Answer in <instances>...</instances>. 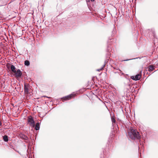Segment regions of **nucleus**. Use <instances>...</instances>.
Masks as SVG:
<instances>
[{
    "instance_id": "1",
    "label": "nucleus",
    "mask_w": 158,
    "mask_h": 158,
    "mask_svg": "<svg viewBox=\"0 0 158 158\" xmlns=\"http://www.w3.org/2000/svg\"><path fill=\"white\" fill-rule=\"evenodd\" d=\"M127 135L132 139H139L140 138L139 132L132 128H131L130 131L128 132Z\"/></svg>"
},
{
    "instance_id": "2",
    "label": "nucleus",
    "mask_w": 158,
    "mask_h": 158,
    "mask_svg": "<svg viewBox=\"0 0 158 158\" xmlns=\"http://www.w3.org/2000/svg\"><path fill=\"white\" fill-rule=\"evenodd\" d=\"M28 122L29 125L32 127H35V122L31 116H30L28 117Z\"/></svg>"
},
{
    "instance_id": "3",
    "label": "nucleus",
    "mask_w": 158,
    "mask_h": 158,
    "mask_svg": "<svg viewBox=\"0 0 158 158\" xmlns=\"http://www.w3.org/2000/svg\"><path fill=\"white\" fill-rule=\"evenodd\" d=\"M141 77V75L140 74H138L136 75L135 76H132L131 77V78L133 80L137 81L139 80Z\"/></svg>"
},
{
    "instance_id": "4",
    "label": "nucleus",
    "mask_w": 158,
    "mask_h": 158,
    "mask_svg": "<svg viewBox=\"0 0 158 158\" xmlns=\"http://www.w3.org/2000/svg\"><path fill=\"white\" fill-rule=\"evenodd\" d=\"M15 73V76L17 77H21L22 74V72L19 69H18L17 71H16V72Z\"/></svg>"
},
{
    "instance_id": "5",
    "label": "nucleus",
    "mask_w": 158,
    "mask_h": 158,
    "mask_svg": "<svg viewBox=\"0 0 158 158\" xmlns=\"http://www.w3.org/2000/svg\"><path fill=\"white\" fill-rule=\"evenodd\" d=\"M29 88V85L27 84H25L24 85V92L25 94L28 93V89Z\"/></svg>"
},
{
    "instance_id": "6",
    "label": "nucleus",
    "mask_w": 158,
    "mask_h": 158,
    "mask_svg": "<svg viewBox=\"0 0 158 158\" xmlns=\"http://www.w3.org/2000/svg\"><path fill=\"white\" fill-rule=\"evenodd\" d=\"M73 94H71L65 97H63L62 98L63 100H67L71 99L72 97L74 96Z\"/></svg>"
},
{
    "instance_id": "7",
    "label": "nucleus",
    "mask_w": 158,
    "mask_h": 158,
    "mask_svg": "<svg viewBox=\"0 0 158 158\" xmlns=\"http://www.w3.org/2000/svg\"><path fill=\"white\" fill-rule=\"evenodd\" d=\"M154 66L152 65H150L148 68V70L149 72H151L154 69Z\"/></svg>"
},
{
    "instance_id": "8",
    "label": "nucleus",
    "mask_w": 158,
    "mask_h": 158,
    "mask_svg": "<svg viewBox=\"0 0 158 158\" xmlns=\"http://www.w3.org/2000/svg\"><path fill=\"white\" fill-rule=\"evenodd\" d=\"M10 69L11 71L14 73H15L16 72V70H15V66L12 65L10 66Z\"/></svg>"
},
{
    "instance_id": "9",
    "label": "nucleus",
    "mask_w": 158,
    "mask_h": 158,
    "mask_svg": "<svg viewBox=\"0 0 158 158\" xmlns=\"http://www.w3.org/2000/svg\"><path fill=\"white\" fill-rule=\"evenodd\" d=\"M40 128V123L39 122L37 123L36 124V125L35 127V129L36 130H38Z\"/></svg>"
},
{
    "instance_id": "10",
    "label": "nucleus",
    "mask_w": 158,
    "mask_h": 158,
    "mask_svg": "<svg viewBox=\"0 0 158 158\" xmlns=\"http://www.w3.org/2000/svg\"><path fill=\"white\" fill-rule=\"evenodd\" d=\"M3 139L5 142H7L8 140V136L6 135L3 136Z\"/></svg>"
},
{
    "instance_id": "11",
    "label": "nucleus",
    "mask_w": 158,
    "mask_h": 158,
    "mask_svg": "<svg viewBox=\"0 0 158 158\" xmlns=\"http://www.w3.org/2000/svg\"><path fill=\"white\" fill-rule=\"evenodd\" d=\"M24 64L26 65L29 66L30 64V62L28 61L27 60H25V61Z\"/></svg>"
},
{
    "instance_id": "12",
    "label": "nucleus",
    "mask_w": 158,
    "mask_h": 158,
    "mask_svg": "<svg viewBox=\"0 0 158 158\" xmlns=\"http://www.w3.org/2000/svg\"><path fill=\"white\" fill-rule=\"evenodd\" d=\"M104 66H105V64H104L102 66V67L101 69H98L97 70L98 71H100V70H102V69H103Z\"/></svg>"
},
{
    "instance_id": "13",
    "label": "nucleus",
    "mask_w": 158,
    "mask_h": 158,
    "mask_svg": "<svg viewBox=\"0 0 158 158\" xmlns=\"http://www.w3.org/2000/svg\"><path fill=\"white\" fill-rule=\"evenodd\" d=\"M137 58H132V59H127V60H121V61H128V60H134V59H137Z\"/></svg>"
},
{
    "instance_id": "14",
    "label": "nucleus",
    "mask_w": 158,
    "mask_h": 158,
    "mask_svg": "<svg viewBox=\"0 0 158 158\" xmlns=\"http://www.w3.org/2000/svg\"><path fill=\"white\" fill-rule=\"evenodd\" d=\"M111 120L113 124L114 123H115V120L114 118H112Z\"/></svg>"
},
{
    "instance_id": "15",
    "label": "nucleus",
    "mask_w": 158,
    "mask_h": 158,
    "mask_svg": "<svg viewBox=\"0 0 158 158\" xmlns=\"http://www.w3.org/2000/svg\"><path fill=\"white\" fill-rule=\"evenodd\" d=\"M23 136H24V137H23V138L25 139H27V136H26L24 135H23Z\"/></svg>"
},
{
    "instance_id": "16",
    "label": "nucleus",
    "mask_w": 158,
    "mask_h": 158,
    "mask_svg": "<svg viewBox=\"0 0 158 158\" xmlns=\"http://www.w3.org/2000/svg\"><path fill=\"white\" fill-rule=\"evenodd\" d=\"M124 77L126 78H127V79H128V80H130V78H127V77L125 76V75H124Z\"/></svg>"
},
{
    "instance_id": "17",
    "label": "nucleus",
    "mask_w": 158,
    "mask_h": 158,
    "mask_svg": "<svg viewBox=\"0 0 158 158\" xmlns=\"http://www.w3.org/2000/svg\"><path fill=\"white\" fill-rule=\"evenodd\" d=\"M44 97H47V98H50V97H46V96H44Z\"/></svg>"
},
{
    "instance_id": "18",
    "label": "nucleus",
    "mask_w": 158,
    "mask_h": 158,
    "mask_svg": "<svg viewBox=\"0 0 158 158\" xmlns=\"http://www.w3.org/2000/svg\"><path fill=\"white\" fill-rule=\"evenodd\" d=\"M92 2L94 1V0H90Z\"/></svg>"
},
{
    "instance_id": "19",
    "label": "nucleus",
    "mask_w": 158,
    "mask_h": 158,
    "mask_svg": "<svg viewBox=\"0 0 158 158\" xmlns=\"http://www.w3.org/2000/svg\"><path fill=\"white\" fill-rule=\"evenodd\" d=\"M122 75H124L123 73H122Z\"/></svg>"
},
{
    "instance_id": "20",
    "label": "nucleus",
    "mask_w": 158,
    "mask_h": 158,
    "mask_svg": "<svg viewBox=\"0 0 158 158\" xmlns=\"http://www.w3.org/2000/svg\"><path fill=\"white\" fill-rule=\"evenodd\" d=\"M86 2H87L88 1L87 0H86Z\"/></svg>"
}]
</instances>
